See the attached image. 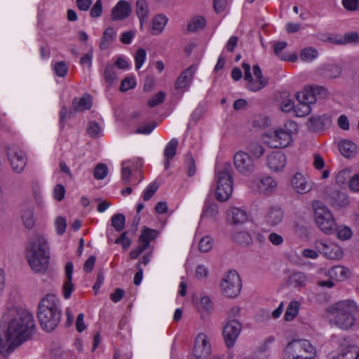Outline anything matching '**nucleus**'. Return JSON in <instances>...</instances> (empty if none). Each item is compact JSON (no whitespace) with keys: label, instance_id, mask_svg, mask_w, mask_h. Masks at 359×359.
<instances>
[{"label":"nucleus","instance_id":"1","mask_svg":"<svg viewBox=\"0 0 359 359\" xmlns=\"http://www.w3.org/2000/svg\"><path fill=\"white\" fill-rule=\"evenodd\" d=\"M34 332L32 316H3L0 321V353L8 355L30 339Z\"/></svg>","mask_w":359,"mask_h":359},{"label":"nucleus","instance_id":"2","mask_svg":"<svg viewBox=\"0 0 359 359\" xmlns=\"http://www.w3.org/2000/svg\"><path fill=\"white\" fill-rule=\"evenodd\" d=\"M25 257L32 270L35 273L46 271L49 265L50 249L44 235L37 233L29 237Z\"/></svg>","mask_w":359,"mask_h":359},{"label":"nucleus","instance_id":"3","mask_svg":"<svg viewBox=\"0 0 359 359\" xmlns=\"http://www.w3.org/2000/svg\"><path fill=\"white\" fill-rule=\"evenodd\" d=\"M298 133V126L292 121H286L283 126L273 128L262 135V139L271 148H285L292 144L293 136Z\"/></svg>","mask_w":359,"mask_h":359},{"label":"nucleus","instance_id":"4","mask_svg":"<svg viewBox=\"0 0 359 359\" xmlns=\"http://www.w3.org/2000/svg\"><path fill=\"white\" fill-rule=\"evenodd\" d=\"M230 163H225L215 170V198L219 201H227L232 194L233 178Z\"/></svg>","mask_w":359,"mask_h":359},{"label":"nucleus","instance_id":"5","mask_svg":"<svg viewBox=\"0 0 359 359\" xmlns=\"http://www.w3.org/2000/svg\"><path fill=\"white\" fill-rule=\"evenodd\" d=\"M314 220L318 227L325 234H332L336 229V222L332 212L320 201L313 203Z\"/></svg>","mask_w":359,"mask_h":359},{"label":"nucleus","instance_id":"6","mask_svg":"<svg viewBox=\"0 0 359 359\" xmlns=\"http://www.w3.org/2000/svg\"><path fill=\"white\" fill-rule=\"evenodd\" d=\"M245 185L252 193L264 196H271L278 188L276 180L268 175L250 178Z\"/></svg>","mask_w":359,"mask_h":359},{"label":"nucleus","instance_id":"7","mask_svg":"<svg viewBox=\"0 0 359 359\" xmlns=\"http://www.w3.org/2000/svg\"><path fill=\"white\" fill-rule=\"evenodd\" d=\"M244 70V79L247 81L246 88L252 92H256L264 88L267 83L268 79L262 75V72L259 65L252 67L253 76L250 72V65L243 62L242 65Z\"/></svg>","mask_w":359,"mask_h":359},{"label":"nucleus","instance_id":"8","mask_svg":"<svg viewBox=\"0 0 359 359\" xmlns=\"http://www.w3.org/2000/svg\"><path fill=\"white\" fill-rule=\"evenodd\" d=\"M308 353H315V348L307 339H293L283 351L284 359L308 357Z\"/></svg>","mask_w":359,"mask_h":359},{"label":"nucleus","instance_id":"9","mask_svg":"<svg viewBox=\"0 0 359 359\" xmlns=\"http://www.w3.org/2000/svg\"><path fill=\"white\" fill-rule=\"evenodd\" d=\"M314 247L320 255L330 260H341L344 255L343 248L334 241L318 239L314 242Z\"/></svg>","mask_w":359,"mask_h":359},{"label":"nucleus","instance_id":"10","mask_svg":"<svg viewBox=\"0 0 359 359\" xmlns=\"http://www.w3.org/2000/svg\"><path fill=\"white\" fill-rule=\"evenodd\" d=\"M242 283L238 273L234 270L229 271L221 282L222 293L227 297H237L241 290Z\"/></svg>","mask_w":359,"mask_h":359},{"label":"nucleus","instance_id":"11","mask_svg":"<svg viewBox=\"0 0 359 359\" xmlns=\"http://www.w3.org/2000/svg\"><path fill=\"white\" fill-rule=\"evenodd\" d=\"M233 165L236 170L244 176L251 175L257 168L254 158L243 151H238L234 154Z\"/></svg>","mask_w":359,"mask_h":359},{"label":"nucleus","instance_id":"12","mask_svg":"<svg viewBox=\"0 0 359 359\" xmlns=\"http://www.w3.org/2000/svg\"><path fill=\"white\" fill-rule=\"evenodd\" d=\"M6 154L12 170L16 173H21L27 163L25 152L18 147L12 146L7 149Z\"/></svg>","mask_w":359,"mask_h":359},{"label":"nucleus","instance_id":"13","mask_svg":"<svg viewBox=\"0 0 359 359\" xmlns=\"http://www.w3.org/2000/svg\"><path fill=\"white\" fill-rule=\"evenodd\" d=\"M60 301L54 294H47L38 305L37 314H60Z\"/></svg>","mask_w":359,"mask_h":359},{"label":"nucleus","instance_id":"14","mask_svg":"<svg viewBox=\"0 0 359 359\" xmlns=\"http://www.w3.org/2000/svg\"><path fill=\"white\" fill-rule=\"evenodd\" d=\"M359 348L350 340L344 338L339 342V352L330 359H357Z\"/></svg>","mask_w":359,"mask_h":359},{"label":"nucleus","instance_id":"15","mask_svg":"<svg viewBox=\"0 0 359 359\" xmlns=\"http://www.w3.org/2000/svg\"><path fill=\"white\" fill-rule=\"evenodd\" d=\"M287 163V157L281 151H273L266 156V165L272 172L282 171Z\"/></svg>","mask_w":359,"mask_h":359},{"label":"nucleus","instance_id":"16","mask_svg":"<svg viewBox=\"0 0 359 359\" xmlns=\"http://www.w3.org/2000/svg\"><path fill=\"white\" fill-rule=\"evenodd\" d=\"M242 329L241 323L236 320H231L227 322L223 329V336L228 348L233 346Z\"/></svg>","mask_w":359,"mask_h":359},{"label":"nucleus","instance_id":"17","mask_svg":"<svg viewBox=\"0 0 359 359\" xmlns=\"http://www.w3.org/2000/svg\"><path fill=\"white\" fill-rule=\"evenodd\" d=\"M143 165V161L140 158L126 160L121 164V181L126 184H133L131 170H137Z\"/></svg>","mask_w":359,"mask_h":359},{"label":"nucleus","instance_id":"18","mask_svg":"<svg viewBox=\"0 0 359 359\" xmlns=\"http://www.w3.org/2000/svg\"><path fill=\"white\" fill-rule=\"evenodd\" d=\"M331 314H355L359 313L358 304L352 299L339 301L328 309Z\"/></svg>","mask_w":359,"mask_h":359},{"label":"nucleus","instance_id":"19","mask_svg":"<svg viewBox=\"0 0 359 359\" xmlns=\"http://www.w3.org/2000/svg\"><path fill=\"white\" fill-rule=\"evenodd\" d=\"M196 69L197 66L195 65H191L184 69L179 76L175 82V88L182 93L187 91L191 86Z\"/></svg>","mask_w":359,"mask_h":359},{"label":"nucleus","instance_id":"20","mask_svg":"<svg viewBox=\"0 0 359 359\" xmlns=\"http://www.w3.org/2000/svg\"><path fill=\"white\" fill-rule=\"evenodd\" d=\"M294 191L299 194H304L311 190L313 183L301 173H295L290 180Z\"/></svg>","mask_w":359,"mask_h":359},{"label":"nucleus","instance_id":"21","mask_svg":"<svg viewBox=\"0 0 359 359\" xmlns=\"http://www.w3.org/2000/svg\"><path fill=\"white\" fill-rule=\"evenodd\" d=\"M131 12L130 4L126 0H120L112 8L111 17L113 20H122L128 18Z\"/></svg>","mask_w":359,"mask_h":359},{"label":"nucleus","instance_id":"22","mask_svg":"<svg viewBox=\"0 0 359 359\" xmlns=\"http://www.w3.org/2000/svg\"><path fill=\"white\" fill-rule=\"evenodd\" d=\"M283 219V211L278 205L270 206L265 214L264 222L269 226L278 225Z\"/></svg>","mask_w":359,"mask_h":359},{"label":"nucleus","instance_id":"23","mask_svg":"<svg viewBox=\"0 0 359 359\" xmlns=\"http://www.w3.org/2000/svg\"><path fill=\"white\" fill-rule=\"evenodd\" d=\"M8 314H31V311L20 298H10L6 303Z\"/></svg>","mask_w":359,"mask_h":359},{"label":"nucleus","instance_id":"24","mask_svg":"<svg viewBox=\"0 0 359 359\" xmlns=\"http://www.w3.org/2000/svg\"><path fill=\"white\" fill-rule=\"evenodd\" d=\"M211 348L208 337L204 333L198 334L195 340L194 353L209 356Z\"/></svg>","mask_w":359,"mask_h":359},{"label":"nucleus","instance_id":"25","mask_svg":"<svg viewBox=\"0 0 359 359\" xmlns=\"http://www.w3.org/2000/svg\"><path fill=\"white\" fill-rule=\"evenodd\" d=\"M135 12L140 22V29H143L149 14V5L147 0H137Z\"/></svg>","mask_w":359,"mask_h":359},{"label":"nucleus","instance_id":"26","mask_svg":"<svg viewBox=\"0 0 359 359\" xmlns=\"http://www.w3.org/2000/svg\"><path fill=\"white\" fill-rule=\"evenodd\" d=\"M327 275L332 280L341 282L351 276V271L344 266L337 265L330 269Z\"/></svg>","mask_w":359,"mask_h":359},{"label":"nucleus","instance_id":"27","mask_svg":"<svg viewBox=\"0 0 359 359\" xmlns=\"http://www.w3.org/2000/svg\"><path fill=\"white\" fill-rule=\"evenodd\" d=\"M287 43L285 41L276 42L273 45L274 53L281 60L294 62L298 59V55L296 53H281V51L287 46Z\"/></svg>","mask_w":359,"mask_h":359},{"label":"nucleus","instance_id":"28","mask_svg":"<svg viewBox=\"0 0 359 359\" xmlns=\"http://www.w3.org/2000/svg\"><path fill=\"white\" fill-rule=\"evenodd\" d=\"M330 323L336 327L342 329L348 330L351 328L355 323L354 316H331Z\"/></svg>","mask_w":359,"mask_h":359},{"label":"nucleus","instance_id":"29","mask_svg":"<svg viewBox=\"0 0 359 359\" xmlns=\"http://www.w3.org/2000/svg\"><path fill=\"white\" fill-rule=\"evenodd\" d=\"M318 88L306 87L303 90L298 92L296 94V98L298 102H302L306 104H314L316 101V90Z\"/></svg>","mask_w":359,"mask_h":359},{"label":"nucleus","instance_id":"30","mask_svg":"<svg viewBox=\"0 0 359 359\" xmlns=\"http://www.w3.org/2000/svg\"><path fill=\"white\" fill-rule=\"evenodd\" d=\"M42 329L48 332H52L60 321V316H37Z\"/></svg>","mask_w":359,"mask_h":359},{"label":"nucleus","instance_id":"31","mask_svg":"<svg viewBox=\"0 0 359 359\" xmlns=\"http://www.w3.org/2000/svg\"><path fill=\"white\" fill-rule=\"evenodd\" d=\"M177 145L178 140L176 138H172L165 147L163 151L165 158L164 167L166 170L170 168V161L176 154Z\"/></svg>","mask_w":359,"mask_h":359},{"label":"nucleus","instance_id":"32","mask_svg":"<svg viewBox=\"0 0 359 359\" xmlns=\"http://www.w3.org/2000/svg\"><path fill=\"white\" fill-rule=\"evenodd\" d=\"M168 22V17L164 14H157L154 15L151 20L153 35H159L163 32L165 25Z\"/></svg>","mask_w":359,"mask_h":359},{"label":"nucleus","instance_id":"33","mask_svg":"<svg viewBox=\"0 0 359 359\" xmlns=\"http://www.w3.org/2000/svg\"><path fill=\"white\" fill-rule=\"evenodd\" d=\"M228 215L235 224H242L248 221L249 217L246 210L239 208H231Z\"/></svg>","mask_w":359,"mask_h":359},{"label":"nucleus","instance_id":"34","mask_svg":"<svg viewBox=\"0 0 359 359\" xmlns=\"http://www.w3.org/2000/svg\"><path fill=\"white\" fill-rule=\"evenodd\" d=\"M339 149L341 154L347 158L355 156L358 152L357 145L349 140H343L339 143Z\"/></svg>","mask_w":359,"mask_h":359},{"label":"nucleus","instance_id":"35","mask_svg":"<svg viewBox=\"0 0 359 359\" xmlns=\"http://www.w3.org/2000/svg\"><path fill=\"white\" fill-rule=\"evenodd\" d=\"M91 106L92 98L88 94H85L81 97H75L72 102V107L76 111L89 109Z\"/></svg>","mask_w":359,"mask_h":359},{"label":"nucleus","instance_id":"36","mask_svg":"<svg viewBox=\"0 0 359 359\" xmlns=\"http://www.w3.org/2000/svg\"><path fill=\"white\" fill-rule=\"evenodd\" d=\"M233 241L241 246H248L252 243V238L247 231H238L233 235Z\"/></svg>","mask_w":359,"mask_h":359},{"label":"nucleus","instance_id":"37","mask_svg":"<svg viewBox=\"0 0 359 359\" xmlns=\"http://www.w3.org/2000/svg\"><path fill=\"white\" fill-rule=\"evenodd\" d=\"M22 221L24 226L29 229L34 227L35 224L34 211L32 208H27L22 210Z\"/></svg>","mask_w":359,"mask_h":359},{"label":"nucleus","instance_id":"38","mask_svg":"<svg viewBox=\"0 0 359 359\" xmlns=\"http://www.w3.org/2000/svg\"><path fill=\"white\" fill-rule=\"evenodd\" d=\"M306 275L299 271L292 273L288 279V283L294 287H303L306 285Z\"/></svg>","mask_w":359,"mask_h":359},{"label":"nucleus","instance_id":"39","mask_svg":"<svg viewBox=\"0 0 359 359\" xmlns=\"http://www.w3.org/2000/svg\"><path fill=\"white\" fill-rule=\"evenodd\" d=\"M318 56V50L313 47L303 48L299 54L300 60L304 62H311Z\"/></svg>","mask_w":359,"mask_h":359},{"label":"nucleus","instance_id":"40","mask_svg":"<svg viewBox=\"0 0 359 359\" xmlns=\"http://www.w3.org/2000/svg\"><path fill=\"white\" fill-rule=\"evenodd\" d=\"M247 149L248 151V154H250L252 157L255 159H258L262 157L265 151L264 147L259 142H250L248 147Z\"/></svg>","mask_w":359,"mask_h":359},{"label":"nucleus","instance_id":"41","mask_svg":"<svg viewBox=\"0 0 359 359\" xmlns=\"http://www.w3.org/2000/svg\"><path fill=\"white\" fill-rule=\"evenodd\" d=\"M349 200L347 195L339 191H334L332 194L331 203L337 207H344L348 204Z\"/></svg>","mask_w":359,"mask_h":359},{"label":"nucleus","instance_id":"42","mask_svg":"<svg viewBox=\"0 0 359 359\" xmlns=\"http://www.w3.org/2000/svg\"><path fill=\"white\" fill-rule=\"evenodd\" d=\"M116 34V32L113 27L107 28L103 33V36L100 44V49H106L108 43L111 42L115 38Z\"/></svg>","mask_w":359,"mask_h":359},{"label":"nucleus","instance_id":"43","mask_svg":"<svg viewBox=\"0 0 359 359\" xmlns=\"http://www.w3.org/2000/svg\"><path fill=\"white\" fill-rule=\"evenodd\" d=\"M156 233L157 232L155 230L150 229H144L140 236L139 243H142L143 245H146L145 247L148 248L151 241L156 238Z\"/></svg>","mask_w":359,"mask_h":359},{"label":"nucleus","instance_id":"44","mask_svg":"<svg viewBox=\"0 0 359 359\" xmlns=\"http://www.w3.org/2000/svg\"><path fill=\"white\" fill-rule=\"evenodd\" d=\"M102 125L95 121H90L87 128L88 134L92 137H98L102 135Z\"/></svg>","mask_w":359,"mask_h":359},{"label":"nucleus","instance_id":"45","mask_svg":"<svg viewBox=\"0 0 359 359\" xmlns=\"http://www.w3.org/2000/svg\"><path fill=\"white\" fill-rule=\"evenodd\" d=\"M205 25V20L202 16L194 17L188 24L187 29L190 32H196L202 29Z\"/></svg>","mask_w":359,"mask_h":359},{"label":"nucleus","instance_id":"46","mask_svg":"<svg viewBox=\"0 0 359 359\" xmlns=\"http://www.w3.org/2000/svg\"><path fill=\"white\" fill-rule=\"evenodd\" d=\"M51 66L55 74L59 77H65L68 72V66L64 61L52 62Z\"/></svg>","mask_w":359,"mask_h":359},{"label":"nucleus","instance_id":"47","mask_svg":"<svg viewBox=\"0 0 359 359\" xmlns=\"http://www.w3.org/2000/svg\"><path fill=\"white\" fill-rule=\"evenodd\" d=\"M111 225L117 231H121L125 227L126 218L123 214L117 213L111 217Z\"/></svg>","mask_w":359,"mask_h":359},{"label":"nucleus","instance_id":"48","mask_svg":"<svg viewBox=\"0 0 359 359\" xmlns=\"http://www.w3.org/2000/svg\"><path fill=\"white\" fill-rule=\"evenodd\" d=\"M218 213L217 206L215 203L205 204L203 209L201 218L215 217Z\"/></svg>","mask_w":359,"mask_h":359},{"label":"nucleus","instance_id":"49","mask_svg":"<svg viewBox=\"0 0 359 359\" xmlns=\"http://www.w3.org/2000/svg\"><path fill=\"white\" fill-rule=\"evenodd\" d=\"M311 111V107L309 104L298 102V104L294 106L293 112L296 116L302 117L310 114Z\"/></svg>","mask_w":359,"mask_h":359},{"label":"nucleus","instance_id":"50","mask_svg":"<svg viewBox=\"0 0 359 359\" xmlns=\"http://www.w3.org/2000/svg\"><path fill=\"white\" fill-rule=\"evenodd\" d=\"M351 168H345L340 170L336 175V182L342 185L344 184L346 182H349L350 178H351Z\"/></svg>","mask_w":359,"mask_h":359},{"label":"nucleus","instance_id":"51","mask_svg":"<svg viewBox=\"0 0 359 359\" xmlns=\"http://www.w3.org/2000/svg\"><path fill=\"white\" fill-rule=\"evenodd\" d=\"M116 78L117 74L114 66L111 65H107L104 69L105 81L111 85L116 80Z\"/></svg>","mask_w":359,"mask_h":359},{"label":"nucleus","instance_id":"52","mask_svg":"<svg viewBox=\"0 0 359 359\" xmlns=\"http://www.w3.org/2000/svg\"><path fill=\"white\" fill-rule=\"evenodd\" d=\"M213 247V240L210 236L203 237L199 242L198 250L201 252H208Z\"/></svg>","mask_w":359,"mask_h":359},{"label":"nucleus","instance_id":"53","mask_svg":"<svg viewBox=\"0 0 359 359\" xmlns=\"http://www.w3.org/2000/svg\"><path fill=\"white\" fill-rule=\"evenodd\" d=\"M135 66L137 70H139L144 64L147 58L146 50L143 48H139L135 55Z\"/></svg>","mask_w":359,"mask_h":359},{"label":"nucleus","instance_id":"54","mask_svg":"<svg viewBox=\"0 0 359 359\" xmlns=\"http://www.w3.org/2000/svg\"><path fill=\"white\" fill-rule=\"evenodd\" d=\"M108 173L107 166L104 163H99L95 168L93 175L96 180H101L105 178Z\"/></svg>","mask_w":359,"mask_h":359},{"label":"nucleus","instance_id":"55","mask_svg":"<svg viewBox=\"0 0 359 359\" xmlns=\"http://www.w3.org/2000/svg\"><path fill=\"white\" fill-rule=\"evenodd\" d=\"M209 275V271L206 266L199 264L195 270V278L201 281H205Z\"/></svg>","mask_w":359,"mask_h":359},{"label":"nucleus","instance_id":"56","mask_svg":"<svg viewBox=\"0 0 359 359\" xmlns=\"http://www.w3.org/2000/svg\"><path fill=\"white\" fill-rule=\"evenodd\" d=\"M214 304L210 297L203 296L201 299L200 310L204 312H212Z\"/></svg>","mask_w":359,"mask_h":359},{"label":"nucleus","instance_id":"57","mask_svg":"<svg viewBox=\"0 0 359 359\" xmlns=\"http://www.w3.org/2000/svg\"><path fill=\"white\" fill-rule=\"evenodd\" d=\"M352 235L351 229L346 226H339L337 229V236L339 240L346 241L350 239Z\"/></svg>","mask_w":359,"mask_h":359},{"label":"nucleus","instance_id":"58","mask_svg":"<svg viewBox=\"0 0 359 359\" xmlns=\"http://www.w3.org/2000/svg\"><path fill=\"white\" fill-rule=\"evenodd\" d=\"M56 233L58 235L63 234L67 228V222L65 217L59 216L56 217L54 222Z\"/></svg>","mask_w":359,"mask_h":359},{"label":"nucleus","instance_id":"59","mask_svg":"<svg viewBox=\"0 0 359 359\" xmlns=\"http://www.w3.org/2000/svg\"><path fill=\"white\" fill-rule=\"evenodd\" d=\"M165 93L163 91H160L148 100V105L150 107H154L162 103L165 100Z\"/></svg>","mask_w":359,"mask_h":359},{"label":"nucleus","instance_id":"60","mask_svg":"<svg viewBox=\"0 0 359 359\" xmlns=\"http://www.w3.org/2000/svg\"><path fill=\"white\" fill-rule=\"evenodd\" d=\"M309 128L316 130L323 127L322 118L320 116H311L307 121Z\"/></svg>","mask_w":359,"mask_h":359},{"label":"nucleus","instance_id":"61","mask_svg":"<svg viewBox=\"0 0 359 359\" xmlns=\"http://www.w3.org/2000/svg\"><path fill=\"white\" fill-rule=\"evenodd\" d=\"M74 290L72 279H66L62 286V294L65 299H69Z\"/></svg>","mask_w":359,"mask_h":359},{"label":"nucleus","instance_id":"62","mask_svg":"<svg viewBox=\"0 0 359 359\" xmlns=\"http://www.w3.org/2000/svg\"><path fill=\"white\" fill-rule=\"evenodd\" d=\"M158 189V185L156 183L154 182L150 184L143 191L142 197L144 201L149 200L153 195L155 194Z\"/></svg>","mask_w":359,"mask_h":359},{"label":"nucleus","instance_id":"63","mask_svg":"<svg viewBox=\"0 0 359 359\" xmlns=\"http://www.w3.org/2000/svg\"><path fill=\"white\" fill-rule=\"evenodd\" d=\"M135 86L136 82L135 79L132 77H127L121 82L120 90L125 92L135 88Z\"/></svg>","mask_w":359,"mask_h":359},{"label":"nucleus","instance_id":"64","mask_svg":"<svg viewBox=\"0 0 359 359\" xmlns=\"http://www.w3.org/2000/svg\"><path fill=\"white\" fill-rule=\"evenodd\" d=\"M348 187L353 192H359V174H355L350 178Z\"/></svg>","mask_w":359,"mask_h":359}]
</instances>
